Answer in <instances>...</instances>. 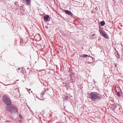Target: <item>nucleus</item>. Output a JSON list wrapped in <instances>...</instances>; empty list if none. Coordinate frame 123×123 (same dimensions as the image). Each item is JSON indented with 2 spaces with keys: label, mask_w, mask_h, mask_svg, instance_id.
Instances as JSON below:
<instances>
[{
  "label": "nucleus",
  "mask_w": 123,
  "mask_h": 123,
  "mask_svg": "<svg viewBox=\"0 0 123 123\" xmlns=\"http://www.w3.org/2000/svg\"><path fill=\"white\" fill-rule=\"evenodd\" d=\"M89 98L93 101H95L97 99H100L102 97L98 93L95 92H91L89 94Z\"/></svg>",
  "instance_id": "f257e3e1"
},
{
  "label": "nucleus",
  "mask_w": 123,
  "mask_h": 123,
  "mask_svg": "<svg viewBox=\"0 0 123 123\" xmlns=\"http://www.w3.org/2000/svg\"><path fill=\"white\" fill-rule=\"evenodd\" d=\"M6 109L7 111L12 113H16L17 111V107L11 104L7 106Z\"/></svg>",
  "instance_id": "f03ea898"
},
{
  "label": "nucleus",
  "mask_w": 123,
  "mask_h": 123,
  "mask_svg": "<svg viewBox=\"0 0 123 123\" xmlns=\"http://www.w3.org/2000/svg\"><path fill=\"white\" fill-rule=\"evenodd\" d=\"M3 100L7 106L9 105H11V101L8 97L4 95L3 97Z\"/></svg>",
  "instance_id": "7ed1b4c3"
},
{
  "label": "nucleus",
  "mask_w": 123,
  "mask_h": 123,
  "mask_svg": "<svg viewBox=\"0 0 123 123\" xmlns=\"http://www.w3.org/2000/svg\"><path fill=\"white\" fill-rule=\"evenodd\" d=\"M99 31V32H100V34L104 38H108V35L107 33H106L104 31H101L100 29Z\"/></svg>",
  "instance_id": "20e7f679"
},
{
  "label": "nucleus",
  "mask_w": 123,
  "mask_h": 123,
  "mask_svg": "<svg viewBox=\"0 0 123 123\" xmlns=\"http://www.w3.org/2000/svg\"><path fill=\"white\" fill-rule=\"evenodd\" d=\"M24 2L25 3L27 6H29L31 5V0H23Z\"/></svg>",
  "instance_id": "39448f33"
},
{
  "label": "nucleus",
  "mask_w": 123,
  "mask_h": 123,
  "mask_svg": "<svg viewBox=\"0 0 123 123\" xmlns=\"http://www.w3.org/2000/svg\"><path fill=\"white\" fill-rule=\"evenodd\" d=\"M65 12L68 15H70L71 16L73 15V13L70 11L68 10H65Z\"/></svg>",
  "instance_id": "423d86ee"
},
{
  "label": "nucleus",
  "mask_w": 123,
  "mask_h": 123,
  "mask_svg": "<svg viewBox=\"0 0 123 123\" xmlns=\"http://www.w3.org/2000/svg\"><path fill=\"white\" fill-rule=\"evenodd\" d=\"M49 17V15H47L46 16L44 17V20L46 21H47Z\"/></svg>",
  "instance_id": "0eeeda50"
},
{
  "label": "nucleus",
  "mask_w": 123,
  "mask_h": 123,
  "mask_svg": "<svg viewBox=\"0 0 123 123\" xmlns=\"http://www.w3.org/2000/svg\"><path fill=\"white\" fill-rule=\"evenodd\" d=\"M109 102V103H110V104L112 105H113L114 104L113 100H110Z\"/></svg>",
  "instance_id": "6e6552de"
},
{
  "label": "nucleus",
  "mask_w": 123,
  "mask_h": 123,
  "mask_svg": "<svg viewBox=\"0 0 123 123\" xmlns=\"http://www.w3.org/2000/svg\"><path fill=\"white\" fill-rule=\"evenodd\" d=\"M100 24L102 26H104L105 24V21H101L100 22Z\"/></svg>",
  "instance_id": "1a4fd4ad"
},
{
  "label": "nucleus",
  "mask_w": 123,
  "mask_h": 123,
  "mask_svg": "<svg viewBox=\"0 0 123 123\" xmlns=\"http://www.w3.org/2000/svg\"><path fill=\"white\" fill-rule=\"evenodd\" d=\"M115 55H116V57L117 58H120L119 57V55L118 53V52H117L115 53Z\"/></svg>",
  "instance_id": "9d476101"
},
{
  "label": "nucleus",
  "mask_w": 123,
  "mask_h": 123,
  "mask_svg": "<svg viewBox=\"0 0 123 123\" xmlns=\"http://www.w3.org/2000/svg\"><path fill=\"white\" fill-rule=\"evenodd\" d=\"M46 92V89L44 88L41 94L43 95H44L45 92Z\"/></svg>",
  "instance_id": "9b49d317"
},
{
  "label": "nucleus",
  "mask_w": 123,
  "mask_h": 123,
  "mask_svg": "<svg viewBox=\"0 0 123 123\" xmlns=\"http://www.w3.org/2000/svg\"><path fill=\"white\" fill-rule=\"evenodd\" d=\"M117 94L118 97H120L121 96V94L119 92H117Z\"/></svg>",
  "instance_id": "f8f14e48"
},
{
  "label": "nucleus",
  "mask_w": 123,
  "mask_h": 123,
  "mask_svg": "<svg viewBox=\"0 0 123 123\" xmlns=\"http://www.w3.org/2000/svg\"><path fill=\"white\" fill-rule=\"evenodd\" d=\"M88 56V55H87L86 54H83L81 56L82 57H87Z\"/></svg>",
  "instance_id": "ddd939ff"
},
{
  "label": "nucleus",
  "mask_w": 123,
  "mask_h": 123,
  "mask_svg": "<svg viewBox=\"0 0 123 123\" xmlns=\"http://www.w3.org/2000/svg\"><path fill=\"white\" fill-rule=\"evenodd\" d=\"M19 117L21 118H23L22 115L21 114H19Z\"/></svg>",
  "instance_id": "4468645a"
},
{
  "label": "nucleus",
  "mask_w": 123,
  "mask_h": 123,
  "mask_svg": "<svg viewBox=\"0 0 123 123\" xmlns=\"http://www.w3.org/2000/svg\"><path fill=\"white\" fill-rule=\"evenodd\" d=\"M36 98H37L38 99H39L40 100H41V99H40L39 98H38L37 96H36Z\"/></svg>",
  "instance_id": "2eb2a0df"
},
{
  "label": "nucleus",
  "mask_w": 123,
  "mask_h": 123,
  "mask_svg": "<svg viewBox=\"0 0 123 123\" xmlns=\"http://www.w3.org/2000/svg\"><path fill=\"white\" fill-rule=\"evenodd\" d=\"M120 92V94H122V91H120V92Z\"/></svg>",
  "instance_id": "dca6fc26"
},
{
  "label": "nucleus",
  "mask_w": 123,
  "mask_h": 123,
  "mask_svg": "<svg viewBox=\"0 0 123 123\" xmlns=\"http://www.w3.org/2000/svg\"><path fill=\"white\" fill-rule=\"evenodd\" d=\"M20 69H21V70H20V71L21 70V69H20V68H18V69H17L18 70H19Z\"/></svg>",
  "instance_id": "f3484780"
},
{
  "label": "nucleus",
  "mask_w": 123,
  "mask_h": 123,
  "mask_svg": "<svg viewBox=\"0 0 123 123\" xmlns=\"http://www.w3.org/2000/svg\"><path fill=\"white\" fill-rule=\"evenodd\" d=\"M96 35V34H92V36H94V35Z\"/></svg>",
  "instance_id": "a211bd4d"
},
{
  "label": "nucleus",
  "mask_w": 123,
  "mask_h": 123,
  "mask_svg": "<svg viewBox=\"0 0 123 123\" xmlns=\"http://www.w3.org/2000/svg\"><path fill=\"white\" fill-rule=\"evenodd\" d=\"M47 27H47V26H46V28H47Z\"/></svg>",
  "instance_id": "6ab92c4d"
},
{
  "label": "nucleus",
  "mask_w": 123,
  "mask_h": 123,
  "mask_svg": "<svg viewBox=\"0 0 123 123\" xmlns=\"http://www.w3.org/2000/svg\"><path fill=\"white\" fill-rule=\"evenodd\" d=\"M18 72H19V71H18V70H17Z\"/></svg>",
  "instance_id": "aec40b11"
},
{
  "label": "nucleus",
  "mask_w": 123,
  "mask_h": 123,
  "mask_svg": "<svg viewBox=\"0 0 123 123\" xmlns=\"http://www.w3.org/2000/svg\"><path fill=\"white\" fill-rule=\"evenodd\" d=\"M31 90V89H29V90Z\"/></svg>",
  "instance_id": "412c9836"
},
{
  "label": "nucleus",
  "mask_w": 123,
  "mask_h": 123,
  "mask_svg": "<svg viewBox=\"0 0 123 123\" xmlns=\"http://www.w3.org/2000/svg\"><path fill=\"white\" fill-rule=\"evenodd\" d=\"M115 66H116V65L115 64Z\"/></svg>",
  "instance_id": "4be33fe9"
},
{
  "label": "nucleus",
  "mask_w": 123,
  "mask_h": 123,
  "mask_svg": "<svg viewBox=\"0 0 123 123\" xmlns=\"http://www.w3.org/2000/svg\"><path fill=\"white\" fill-rule=\"evenodd\" d=\"M115 66H116V65L115 64Z\"/></svg>",
  "instance_id": "5701e85b"
}]
</instances>
